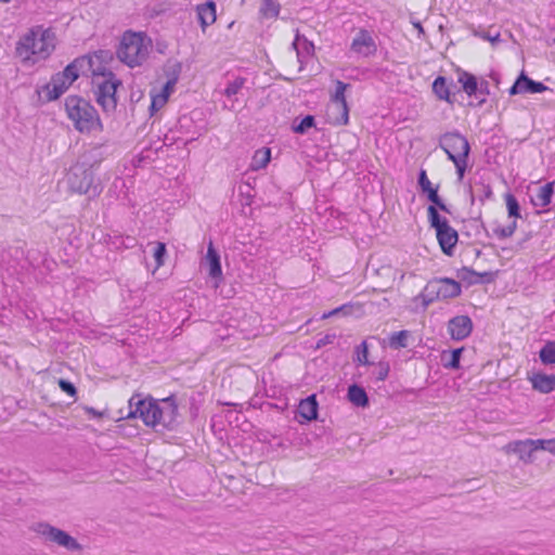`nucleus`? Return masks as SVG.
I'll return each instance as SVG.
<instances>
[{"instance_id": "obj_1", "label": "nucleus", "mask_w": 555, "mask_h": 555, "mask_svg": "<svg viewBox=\"0 0 555 555\" xmlns=\"http://www.w3.org/2000/svg\"><path fill=\"white\" fill-rule=\"evenodd\" d=\"M129 418H141L146 426L172 429L177 424L178 408L171 398L157 401L134 395L129 399Z\"/></svg>"}, {"instance_id": "obj_2", "label": "nucleus", "mask_w": 555, "mask_h": 555, "mask_svg": "<svg viewBox=\"0 0 555 555\" xmlns=\"http://www.w3.org/2000/svg\"><path fill=\"white\" fill-rule=\"evenodd\" d=\"M56 36L52 28L37 25L23 34L15 43V55L23 65L34 66L46 61L55 50Z\"/></svg>"}, {"instance_id": "obj_3", "label": "nucleus", "mask_w": 555, "mask_h": 555, "mask_svg": "<svg viewBox=\"0 0 555 555\" xmlns=\"http://www.w3.org/2000/svg\"><path fill=\"white\" fill-rule=\"evenodd\" d=\"M89 69L92 74V83L95 88L96 102L106 112L114 111L117 105L116 90L120 85V80L107 70L100 63V55L98 53L90 56L88 61Z\"/></svg>"}, {"instance_id": "obj_4", "label": "nucleus", "mask_w": 555, "mask_h": 555, "mask_svg": "<svg viewBox=\"0 0 555 555\" xmlns=\"http://www.w3.org/2000/svg\"><path fill=\"white\" fill-rule=\"evenodd\" d=\"M65 111L75 129L81 133L103 129L96 109L87 100L69 95L65 100Z\"/></svg>"}, {"instance_id": "obj_5", "label": "nucleus", "mask_w": 555, "mask_h": 555, "mask_svg": "<svg viewBox=\"0 0 555 555\" xmlns=\"http://www.w3.org/2000/svg\"><path fill=\"white\" fill-rule=\"evenodd\" d=\"M152 50V40L143 33L126 31L117 50L118 59L129 67L141 66Z\"/></svg>"}, {"instance_id": "obj_6", "label": "nucleus", "mask_w": 555, "mask_h": 555, "mask_svg": "<svg viewBox=\"0 0 555 555\" xmlns=\"http://www.w3.org/2000/svg\"><path fill=\"white\" fill-rule=\"evenodd\" d=\"M439 146L446 152L448 158L453 162L457 178L461 181L468 167L470 145L467 139L456 131L447 132L440 137Z\"/></svg>"}, {"instance_id": "obj_7", "label": "nucleus", "mask_w": 555, "mask_h": 555, "mask_svg": "<svg viewBox=\"0 0 555 555\" xmlns=\"http://www.w3.org/2000/svg\"><path fill=\"white\" fill-rule=\"evenodd\" d=\"M67 183L72 192L91 198L98 197L103 191L101 181L95 178L93 164L88 167L83 164L72 167L67 175Z\"/></svg>"}, {"instance_id": "obj_8", "label": "nucleus", "mask_w": 555, "mask_h": 555, "mask_svg": "<svg viewBox=\"0 0 555 555\" xmlns=\"http://www.w3.org/2000/svg\"><path fill=\"white\" fill-rule=\"evenodd\" d=\"M428 220L430 225L436 230L437 240L442 251L446 255H452L453 248L455 247L459 234L454 230L446 218H442L435 206L427 208Z\"/></svg>"}, {"instance_id": "obj_9", "label": "nucleus", "mask_w": 555, "mask_h": 555, "mask_svg": "<svg viewBox=\"0 0 555 555\" xmlns=\"http://www.w3.org/2000/svg\"><path fill=\"white\" fill-rule=\"evenodd\" d=\"M461 294V285L453 279L439 278L430 280L423 292L424 302L429 305L436 300H446L457 297Z\"/></svg>"}, {"instance_id": "obj_10", "label": "nucleus", "mask_w": 555, "mask_h": 555, "mask_svg": "<svg viewBox=\"0 0 555 555\" xmlns=\"http://www.w3.org/2000/svg\"><path fill=\"white\" fill-rule=\"evenodd\" d=\"M36 531L46 539V542L53 543L67 551H81L80 543L64 530L53 527L47 522H40Z\"/></svg>"}, {"instance_id": "obj_11", "label": "nucleus", "mask_w": 555, "mask_h": 555, "mask_svg": "<svg viewBox=\"0 0 555 555\" xmlns=\"http://www.w3.org/2000/svg\"><path fill=\"white\" fill-rule=\"evenodd\" d=\"M350 51L360 57H371L377 52V44L372 31L360 28L353 37Z\"/></svg>"}, {"instance_id": "obj_12", "label": "nucleus", "mask_w": 555, "mask_h": 555, "mask_svg": "<svg viewBox=\"0 0 555 555\" xmlns=\"http://www.w3.org/2000/svg\"><path fill=\"white\" fill-rule=\"evenodd\" d=\"M177 83V77H172L166 81L159 89L153 87L151 89V105H150V114L154 115L156 112L162 109L168 102L169 96L175 91V87Z\"/></svg>"}, {"instance_id": "obj_13", "label": "nucleus", "mask_w": 555, "mask_h": 555, "mask_svg": "<svg viewBox=\"0 0 555 555\" xmlns=\"http://www.w3.org/2000/svg\"><path fill=\"white\" fill-rule=\"evenodd\" d=\"M70 85H67V81L57 73L52 78L51 81L41 87L38 91L40 96H43L47 102L54 101L59 99Z\"/></svg>"}, {"instance_id": "obj_14", "label": "nucleus", "mask_w": 555, "mask_h": 555, "mask_svg": "<svg viewBox=\"0 0 555 555\" xmlns=\"http://www.w3.org/2000/svg\"><path fill=\"white\" fill-rule=\"evenodd\" d=\"M473 331V322L468 315H456L448 322V332L452 339L463 340Z\"/></svg>"}, {"instance_id": "obj_15", "label": "nucleus", "mask_w": 555, "mask_h": 555, "mask_svg": "<svg viewBox=\"0 0 555 555\" xmlns=\"http://www.w3.org/2000/svg\"><path fill=\"white\" fill-rule=\"evenodd\" d=\"M546 90L547 87L545 85L534 81L521 73L514 85L509 88V94L515 95L518 93H542Z\"/></svg>"}, {"instance_id": "obj_16", "label": "nucleus", "mask_w": 555, "mask_h": 555, "mask_svg": "<svg viewBox=\"0 0 555 555\" xmlns=\"http://www.w3.org/2000/svg\"><path fill=\"white\" fill-rule=\"evenodd\" d=\"M196 14L202 31L205 33L206 28L216 22V3L212 0H208L205 3L197 4Z\"/></svg>"}, {"instance_id": "obj_17", "label": "nucleus", "mask_w": 555, "mask_h": 555, "mask_svg": "<svg viewBox=\"0 0 555 555\" xmlns=\"http://www.w3.org/2000/svg\"><path fill=\"white\" fill-rule=\"evenodd\" d=\"M326 119L333 126L346 125L349 120L348 105L330 102L326 108Z\"/></svg>"}, {"instance_id": "obj_18", "label": "nucleus", "mask_w": 555, "mask_h": 555, "mask_svg": "<svg viewBox=\"0 0 555 555\" xmlns=\"http://www.w3.org/2000/svg\"><path fill=\"white\" fill-rule=\"evenodd\" d=\"M205 264L208 267V274L211 279L221 280L222 269L220 262V256L215 249L212 242H209L207 247V254L204 259Z\"/></svg>"}, {"instance_id": "obj_19", "label": "nucleus", "mask_w": 555, "mask_h": 555, "mask_svg": "<svg viewBox=\"0 0 555 555\" xmlns=\"http://www.w3.org/2000/svg\"><path fill=\"white\" fill-rule=\"evenodd\" d=\"M318 408L315 395H311L299 402L297 411L305 422H311L318 417Z\"/></svg>"}, {"instance_id": "obj_20", "label": "nucleus", "mask_w": 555, "mask_h": 555, "mask_svg": "<svg viewBox=\"0 0 555 555\" xmlns=\"http://www.w3.org/2000/svg\"><path fill=\"white\" fill-rule=\"evenodd\" d=\"M505 450L518 454L524 463H532L533 461L530 439L512 441L505 447Z\"/></svg>"}, {"instance_id": "obj_21", "label": "nucleus", "mask_w": 555, "mask_h": 555, "mask_svg": "<svg viewBox=\"0 0 555 555\" xmlns=\"http://www.w3.org/2000/svg\"><path fill=\"white\" fill-rule=\"evenodd\" d=\"M529 379L533 389L541 393H548L555 389L554 374L534 373Z\"/></svg>"}, {"instance_id": "obj_22", "label": "nucleus", "mask_w": 555, "mask_h": 555, "mask_svg": "<svg viewBox=\"0 0 555 555\" xmlns=\"http://www.w3.org/2000/svg\"><path fill=\"white\" fill-rule=\"evenodd\" d=\"M292 46L296 50L297 59L300 64H304L307 59L312 55L314 50L313 43L299 34L296 35Z\"/></svg>"}, {"instance_id": "obj_23", "label": "nucleus", "mask_w": 555, "mask_h": 555, "mask_svg": "<svg viewBox=\"0 0 555 555\" xmlns=\"http://www.w3.org/2000/svg\"><path fill=\"white\" fill-rule=\"evenodd\" d=\"M553 194L554 182H548L538 190L531 202L537 207H546L551 203Z\"/></svg>"}, {"instance_id": "obj_24", "label": "nucleus", "mask_w": 555, "mask_h": 555, "mask_svg": "<svg viewBox=\"0 0 555 555\" xmlns=\"http://www.w3.org/2000/svg\"><path fill=\"white\" fill-rule=\"evenodd\" d=\"M347 397L356 406L364 408L369 404V398L364 388L356 384L349 386Z\"/></svg>"}, {"instance_id": "obj_25", "label": "nucleus", "mask_w": 555, "mask_h": 555, "mask_svg": "<svg viewBox=\"0 0 555 555\" xmlns=\"http://www.w3.org/2000/svg\"><path fill=\"white\" fill-rule=\"evenodd\" d=\"M459 81L468 96L477 95L478 92L482 91V85L479 87L476 77L469 73L464 72L460 76Z\"/></svg>"}, {"instance_id": "obj_26", "label": "nucleus", "mask_w": 555, "mask_h": 555, "mask_svg": "<svg viewBox=\"0 0 555 555\" xmlns=\"http://www.w3.org/2000/svg\"><path fill=\"white\" fill-rule=\"evenodd\" d=\"M89 60L90 57L77 59L59 74L67 81V85H72L79 77L78 66H82L85 63L88 64Z\"/></svg>"}, {"instance_id": "obj_27", "label": "nucleus", "mask_w": 555, "mask_h": 555, "mask_svg": "<svg viewBox=\"0 0 555 555\" xmlns=\"http://www.w3.org/2000/svg\"><path fill=\"white\" fill-rule=\"evenodd\" d=\"M271 159V151L268 147L259 149L255 152L251 162L249 164V168L253 171L260 170L269 164Z\"/></svg>"}, {"instance_id": "obj_28", "label": "nucleus", "mask_w": 555, "mask_h": 555, "mask_svg": "<svg viewBox=\"0 0 555 555\" xmlns=\"http://www.w3.org/2000/svg\"><path fill=\"white\" fill-rule=\"evenodd\" d=\"M411 334L406 330L393 332L388 336V347L393 350H399L408 347V340Z\"/></svg>"}, {"instance_id": "obj_29", "label": "nucleus", "mask_w": 555, "mask_h": 555, "mask_svg": "<svg viewBox=\"0 0 555 555\" xmlns=\"http://www.w3.org/2000/svg\"><path fill=\"white\" fill-rule=\"evenodd\" d=\"M464 348L453 349L452 351H443L441 353V361L446 369L456 370L460 367L461 354Z\"/></svg>"}, {"instance_id": "obj_30", "label": "nucleus", "mask_w": 555, "mask_h": 555, "mask_svg": "<svg viewBox=\"0 0 555 555\" xmlns=\"http://www.w3.org/2000/svg\"><path fill=\"white\" fill-rule=\"evenodd\" d=\"M433 91L438 96V99L451 103L450 90L448 88L447 79L444 77L439 76L434 80Z\"/></svg>"}, {"instance_id": "obj_31", "label": "nucleus", "mask_w": 555, "mask_h": 555, "mask_svg": "<svg viewBox=\"0 0 555 555\" xmlns=\"http://www.w3.org/2000/svg\"><path fill=\"white\" fill-rule=\"evenodd\" d=\"M280 3L278 0H262L260 13L264 17H276L280 13Z\"/></svg>"}, {"instance_id": "obj_32", "label": "nucleus", "mask_w": 555, "mask_h": 555, "mask_svg": "<svg viewBox=\"0 0 555 555\" xmlns=\"http://www.w3.org/2000/svg\"><path fill=\"white\" fill-rule=\"evenodd\" d=\"M336 88L335 92L331 95L332 103H338V104H347L345 92L350 87L349 83H346L344 81L337 80L336 81Z\"/></svg>"}, {"instance_id": "obj_33", "label": "nucleus", "mask_w": 555, "mask_h": 555, "mask_svg": "<svg viewBox=\"0 0 555 555\" xmlns=\"http://www.w3.org/2000/svg\"><path fill=\"white\" fill-rule=\"evenodd\" d=\"M539 356L544 364H555V341L546 343L540 350Z\"/></svg>"}, {"instance_id": "obj_34", "label": "nucleus", "mask_w": 555, "mask_h": 555, "mask_svg": "<svg viewBox=\"0 0 555 555\" xmlns=\"http://www.w3.org/2000/svg\"><path fill=\"white\" fill-rule=\"evenodd\" d=\"M153 246V257L156 262L155 269H159L165 263V257L167 254L166 245L162 242L150 243Z\"/></svg>"}, {"instance_id": "obj_35", "label": "nucleus", "mask_w": 555, "mask_h": 555, "mask_svg": "<svg viewBox=\"0 0 555 555\" xmlns=\"http://www.w3.org/2000/svg\"><path fill=\"white\" fill-rule=\"evenodd\" d=\"M504 198L506 203L508 217L520 218V206L517 198L512 193H506Z\"/></svg>"}, {"instance_id": "obj_36", "label": "nucleus", "mask_w": 555, "mask_h": 555, "mask_svg": "<svg viewBox=\"0 0 555 555\" xmlns=\"http://www.w3.org/2000/svg\"><path fill=\"white\" fill-rule=\"evenodd\" d=\"M423 193L427 195L428 201H430L434 204L433 206H435V207L437 206L442 211L449 212L448 207L446 206V204L442 202V199L438 195V186L431 185L426 191H423Z\"/></svg>"}, {"instance_id": "obj_37", "label": "nucleus", "mask_w": 555, "mask_h": 555, "mask_svg": "<svg viewBox=\"0 0 555 555\" xmlns=\"http://www.w3.org/2000/svg\"><path fill=\"white\" fill-rule=\"evenodd\" d=\"M516 229H517V222H516V220H514L505 227L496 225L493 229V233L498 238L503 240V238L511 237L515 233Z\"/></svg>"}, {"instance_id": "obj_38", "label": "nucleus", "mask_w": 555, "mask_h": 555, "mask_svg": "<svg viewBox=\"0 0 555 555\" xmlns=\"http://www.w3.org/2000/svg\"><path fill=\"white\" fill-rule=\"evenodd\" d=\"M245 83V78L236 77L234 80L228 82L224 89V95L232 98L238 93Z\"/></svg>"}, {"instance_id": "obj_39", "label": "nucleus", "mask_w": 555, "mask_h": 555, "mask_svg": "<svg viewBox=\"0 0 555 555\" xmlns=\"http://www.w3.org/2000/svg\"><path fill=\"white\" fill-rule=\"evenodd\" d=\"M474 36L479 37L486 41L491 42L492 46H495L501 41V35L499 31L491 34L490 31L481 30V29H474L473 30Z\"/></svg>"}, {"instance_id": "obj_40", "label": "nucleus", "mask_w": 555, "mask_h": 555, "mask_svg": "<svg viewBox=\"0 0 555 555\" xmlns=\"http://www.w3.org/2000/svg\"><path fill=\"white\" fill-rule=\"evenodd\" d=\"M312 127H314V117L312 115H307L298 125H295L293 129L296 133H305Z\"/></svg>"}, {"instance_id": "obj_41", "label": "nucleus", "mask_w": 555, "mask_h": 555, "mask_svg": "<svg viewBox=\"0 0 555 555\" xmlns=\"http://www.w3.org/2000/svg\"><path fill=\"white\" fill-rule=\"evenodd\" d=\"M357 362L362 365L369 364V348L365 341H362L357 348Z\"/></svg>"}, {"instance_id": "obj_42", "label": "nucleus", "mask_w": 555, "mask_h": 555, "mask_svg": "<svg viewBox=\"0 0 555 555\" xmlns=\"http://www.w3.org/2000/svg\"><path fill=\"white\" fill-rule=\"evenodd\" d=\"M117 241L118 242L113 243L116 248H132L135 246L137 243L135 238L131 236L118 237Z\"/></svg>"}, {"instance_id": "obj_43", "label": "nucleus", "mask_w": 555, "mask_h": 555, "mask_svg": "<svg viewBox=\"0 0 555 555\" xmlns=\"http://www.w3.org/2000/svg\"><path fill=\"white\" fill-rule=\"evenodd\" d=\"M87 155L88 158L93 159L94 163L101 162L104 158L101 145H95L90 149Z\"/></svg>"}, {"instance_id": "obj_44", "label": "nucleus", "mask_w": 555, "mask_h": 555, "mask_svg": "<svg viewBox=\"0 0 555 555\" xmlns=\"http://www.w3.org/2000/svg\"><path fill=\"white\" fill-rule=\"evenodd\" d=\"M418 185H420V189L422 192L426 191L427 189H429L433 185L430 180L427 177L426 171L423 169L420 171V175H418Z\"/></svg>"}, {"instance_id": "obj_45", "label": "nucleus", "mask_w": 555, "mask_h": 555, "mask_svg": "<svg viewBox=\"0 0 555 555\" xmlns=\"http://www.w3.org/2000/svg\"><path fill=\"white\" fill-rule=\"evenodd\" d=\"M59 386L67 395L72 396V397L76 395V388L70 382L65 380V379H60Z\"/></svg>"}, {"instance_id": "obj_46", "label": "nucleus", "mask_w": 555, "mask_h": 555, "mask_svg": "<svg viewBox=\"0 0 555 555\" xmlns=\"http://www.w3.org/2000/svg\"><path fill=\"white\" fill-rule=\"evenodd\" d=\"M532 452L544 450L546 451V439H530Z\"/></svg>"}, {"instance_id": "obj_47", "label": "nucleus", "mask_w": 555, "mask_h": 555, "mask_svg": "<svg viewBox=\"0 0 555 555\" xmlns=\"http://www.w3.org/2000/svg\"><path fill=\"white\" fill-rule=\"evenodd\" d=\"M480 188H481L482 194L478 195V199L481 203H483L486 199H488L492 196V190H491L490 185L483 184V183L480 184Z\"/></svg>"}, {"instance_id": "obj_48", "label": "nucleus", "mask_w": 555, "mask_h": 555, "mask_svg": "<svg viewBox=\"0 0 555 555\" xmlns=\"http://www.w3.org/2000/svg\"><path fill=\"white\" fill-rule=\"evenodd\" d=\"M546 451L555 455V437L552 439H546Z\"/></svg>"}, {"instance_id": "obj_49", "label": "nucleus", "mask_w": 555, "mask_h": 555, "mask_svg": "<svg viewBox=\"0 0 555 555\" xmlns=\"http://www.w3.org/2000/svg\"><path fill=\"white\" fill-rule=\"evenodd\" d=\"M341 309H343V308H336V309H334V310H331V311H328V312L324 313V314L322 315V318H323V319H327V318H330V317H332V315H335V314H337Z\"/></svg>"}, {"instance_id": "obj_50", "label": "nucleus", "mask_w": 555, "mask_h": 555, "mask_svg": "<svg viewBox=\"0 0 555 555\" xmlns=\"http://www.w3.org/2000/svg\"><path fill=\"white\" fill-rule=\"evenodd\" d=\"M388 375V369H384L379 372L378 379L384 380Z\"/></svg>"}, {"instance_id": "obj_51", "label": "nucleus", "mask_w": 555, "mask_h": 555, "mask_svg": "<svg viewBox=\"0 0 555 555\" xmlns=\"http://www.w3.org/2000/svg\"><path fill=\"white\" fill-rule=\"evenodd\" d=\"M482 85V91L480 92L481 94H487L488 91H487V86H488V82H485V83H481Z\"/></svg>"}, {"instance_id": "obj_52", "label": "nucleus", "mask_w": 555, "mask_h": 555, "mask_svg": "<svg viewBox=\"0 0 555 555\" xmlns=\"http://www.w3.org/2000/svg\"><path fill=\"white\" fill-rule=\"evenodd\" d=\"M416 29H418L421 33L423 31V27L420 23L415 24Z\"/></svg>"}, {"instance_id": "obj_53", "label": "nucleus", "mask_w": 555, "mask_h": 555, "mask_svg": "<svg viewBox=\"0 0 555 555\" xmlns=\"http://www.w3.org/2000/svg\"><path fill=\"white\" fill-rule=\"evenodd\" d=\"M90 412H91V413H93V414H94V415H96V416H100V414H99V413H96V411H94V409H90Z\"/></svg>"}, {"instance_id": "obj_54", "label": "nucleus", "mask_w": 555, "mask_h": 555, "mask_svg": "<svg viewBox=\"0 0 555 555\" xmlns=\"http://www.w3.org/2000/svg\"><path fill=\"white\" fill-rule=\"evenodd\" d=\"M2 3H9L10 0H0Z\"/></svg>"}]
</instances>
